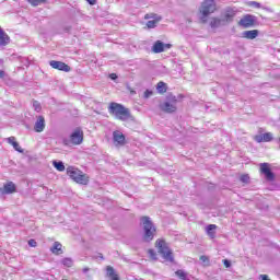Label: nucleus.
<instances>
[{"label": "nucleus", "mask_w": 280, "mask_h": 280, "mask_svg": "<svg viewBox=\"0 0 280 280\" xmlns=\"http://www.w3.org/2000/svg\"><path fill=\"white\" fill-rule=\"evenodd\" d=\"M140 222L143 231L142 240L147 243L152 242V240H154V235H156V226H154L150 217H142Z\"/></svg>", "instance_id": "nucleus-1"}, {"label": "nucleus", "mask_w": 280, "mask_h": 280, "mask_svg": "<svg viewBox=\"0 0 280 280\" xmlns=\"http://www.w3.org/2000/svg\"><path fill=\"white\" fill-rule=\"evenodd\" d=\"M108 112L120 121H128L130 119V110L119 103H110Z\"/></svg>", "instance_id": "nucleus-2"}, {"label": "nucleus", "mask_w": 280, "mask_h": 280, "mask_svg": "<svg viewBox=\"0 0 280 280\" xmlns=\"http://www.w3.org/2000/svg\"><path fill=\"white\" fill-rule=\"evenodd\" d=\"M67 175L79 185H89V175L84 174L75 166H68Z\"/></svg>", "instance_id": "nucleus-3"}, {"label": "nucleus", "mask_w": 280, "mask_h": 280, "mask_svg": "<svg viewBox=\"0 0 280 280\" xmlns=\"http://www.w3.org/2000/svg\"><path fill=\"white\" fill-rule=\"evenodd\" d=\"M215 10H218L215 0H205L199 9V12L201 14L200 21L202 23H207V19H209V15L213 14Z\"/></svg>", "instance_id": "nucleus-4"}, {"label": "nucleus", "mask_w": 280, "mask_h": 280, "mask_svg": "<svg viewBox=\"0 0 280 280\" xmlns=\"http://www.w3.org/2000/svg\"><path fill=\"white\" fill-rule=\"evenodd\" d=\"M177 104H178V98L176 95L168 94L166 95V98L164 102L160 103V109H162L163 113H176L177 110Z\"/></svg>", "instance_id": "nucleus-5"}, {"label": "nucleus", "mask_w": 280, "mask_h": 280, "mask_svg": "<svg viewBox=\"0 0 280 280\" xmlns=\"http://www.w3.org/2000/svg\"><path fill=\"white\" fill-rule=\"evenodd\" d=\"M155 246L159 249L160 255H162L165 261H174V256L172 255V249L167 246V243L164 240H158Z\"/></svg>", "instance_id": "nucleus-6"}, {"label": "nucleus", "mask_w": 280, "mask_h": 280, "mask_svg": "<svg viewBox=\"0 0 280 280\" xmlns=\"http://www.w3.org/2000/svg\"><path fill=\"white\" fill-rule=\"evenodd\" d=\"M84 141V133L80 130L77 129L70 135L69 138H63L62 143L63 145H80Z\"/></svg>", "instance_id": "nucleus-7"}, {"label": "nucleus", "mask_w": 280, "mask_h": 280, "mask_svg": "<svg viewBox=\"0 0 280 280\" xmlns=\"http://www.w3.org/2000/svg\"><path fill=\"white\" fill-rule=\"evenodd\" d=\"M113 143L115 148H124L126 145V136L124 132L116 130L113 132Z\"/></svg>", "instance_id": "nucleus-8"}, {"label": "nucleus", "mask_w": 280, "mask_h": 280, "mask_svg": "<svg viewBox=\"0 0 280 280\" xmlns=\"http://www.w3.org/2000/svg\"><path fill=\"white\" fill-rule=\"evenodd\" d=\"M172 48V44H165L161 40H156L152 47V52L153 54H163V51H165V49H171Z\"/></svg>", "instance_id": "nucleus-9"}, {"label": "nucleus", "mask_w": 280, "mask_h": 280, "mask_svg": "<svg viewBox=\"0 0 280 280\" xmlns=\"http://www.w3.org/2000/svg\"><path fill=\"white\" fill-rule=\"evenodd\" d=\"M260 172L265 175L266 180L272 182L275 180V173L270 171V164L261 163L260 164Z\"/></svg>", "instance_id": "nucleus-10"}, {"label": "nucleus", "mask_w": 280, "mask_h": 280, "mask_svg": "<svg viewBox=\"0 0 280 280\" xmlns=\"http://www.w3.org/2000/svg\"><path fill=\"white\" fill-rule=\"evenodd\" d=\"M49 65L52 69H57L58 71H65L66 73H69V71H71V67L62 61L51 60Z\"/></svg>", "instance_id": "nucleus-11"}, {"label": "nucleus", "mask_w": 280, "mask_h": 280, "mask_svg": "<svg viewBox=\"0 0 280 280\" xmlns=\"http://www.w3.org/2000/svg\"><path fill=\"white\" fill-rule=\"evenodd\" d=\"M238 25H241V27H253V25H255V16L254 15H245L244 18H242L238 22Z\"/></svg>", "instance_id": "nucleus-12"}, {"label": "nucleus", "mask_w": 280, "mask_h": 280, "mask_svg": "<svg viewBox=\"0 0 280 280\" xmlns=\"http://www.w3.org/2000/svg\"><path fill=\"white\" fill-rule=\"evenodd\" d=\"M35 132H43L45 130V117L38 116L34 125Z\"/></svg>", "instance_id": "nucleus-13"}, {"label": "nucleus", "mask_w": 280, "mask_h": 280, "mask_svg": "<svg viewBox=\"0 0 280 280\" xmlns=\"http://www.w3.org/2000/svg\"><path fill=\"white\" fill-rule=\"evenodd\" d=\"M1 194H14L16 191V185L14 183H7L3 188L0 189Z\"/></svg>", "instance_id": "nucleus-14"}, {"label": "nucleus", "mask_w": 280, "mask_h": 280, "mask_svg": "<svg viewBox=\"0 0 280 280\" xmlns=\"http://www.w3.org/2000/svg\"><path fill=\"white\" fill-rule=\"evenodd\" d=\"M257 36H259V31L257 30L245 31L242 33V37L247 38V40H255Z\"/></svg>", "instance_id": "nucleus-15"}, {"label": "nucleus", "mask_w": 280, "mask_h": 280, "mask_svg": "<svg viewBox=\"0 0 280 280\" xmlns=\"http://www.w3.org/2000/svg\"><path fill=\"white\" fill-rule=\"evenodd\" d=\"M7 45H10V36L3 32V28H0V47H5Z\"/></svg>", "instance_id": "nucleus-16"}, {"label": "nucleus", "mask_w": 280, "mask_h": 280, "mask_svg": "<svg viewBox=\"0 0 280 280\" xmlns=\"http://www.w3.org/2000/svg\"><path fill=\"white\" fill-rule=\"evenodd\" d=\"M215 231H218V225L215 224H209L206 228V233L210 237V240H215Z\"/></svg>", "instance_id": "nucleus-17"}, {"label": "nucleus", "mask_w": 280, "mask_h": 280, "mask_svg": "<svg viewBox=\"0 0 280 280\" xmlns=\"http://www.w3.org/2000/svg\"><path fill=\"white\" fill-rule=\"evenodd\" d=\"M106 275L112 280H119V276L115 272V268L110 266L106 267Z\"/></svg>", "instance_id": "nucleus-18"}, {"label": "nucleus", "mask_w": 280, "mask_h": 280, "mask_svg": "<svg viewBox=\"0 0 280 280\" xmlns=\"http://www.w3.org/2000/svg\"><path fill=\"white\" fill-rule=\"evenodd\" d=\"M50 250L54 253V255H62V244L55 242Z\"/></svg>", "instance_id": "nucleus-19"}, {"label": "nucleus", "mask_w": 280, "mask_h": 280, "mask_svg": "<svg viewBox=\"0 0 280 280\" xmlns=\"http://www.w3.org/2000/svg\"><path fill=\"white\" fill-rule=\"evenodd\" d=\"M233 19H235V11H226L222 21L225 23H231Z\"/></svg>", "instance_id": "nucleus-20"}, {"label": "nucleus", "mask_w": 280, "mask_h": 280, "mask_svg": "<svg viewBox=\"0 0 280 280\" xmlns=\"http://www.w3.org/2000/svg\"><path fill=\"white\" fill-rule=\"evenodd\" d=\"M156 91L161 95H163V93H167V84L163 81H160L156 85Z\"/></svg>", "instance_id": "nucleus-21"}, {"label": "nucleus", "mask_w": 280, "mask_h": 280, "mask_svg": "<svg viewBox=\"0 0 280 280\" xmlns=\"http://www.w3.org/2000/svg\"><path fill=\"white\" fill-rule=\"evenodd\" d=\"M220 25H222V20L218 19V18H212L210 21V27H212V30H215L218 27H220Z\"/></svg>", "instance_id": "nucleus-22"}, {"label": "nucleus", "mask_w": 280, "mask_h": 280, "mask_svg": "<svg viewBox=\"0 0 280 280\" xmlns=\"http://www.w3.org/2000/svg\"><path fill=\"white\" fill-rule=\"evenodd\" d=\"M52 165L58 172H65V163L55 161Z\"/></svg>", "instance_id": "nucleus-23"}, {"label": "nucleus", "mask_w": 280, "mask_h": 280, "mask_svg": "<svg viewBox=\"0 0 280 280\" xmlns=\"http://www.w3.org/2000/svg\"><path fill=\"white\" fill-rule=\"evenodd\" d=\"M62 266H66V268H71L73 266V259L71 258H63L61 259Z\"/></svg>", "instance_id": "nucleus-24"}, {"label": "nucleus", "mask_w": 280, "mask_h": 280, "mask_svg": "<svg viewBox=\"0 0 280 280\" xmlns=\"http://www.w3.org/2000/svg\"><path fill=\"white\" fill-rule=\"evenodd\" d=\"M158 23H159V21H156V20H150L147 22V27H149V30H153V27H156Z\"/></svg>", "instance_id": "nucleus-25"}, {"label": "nucleus", "mask_w": 280, "mask_h": 280, "mask_svg": "<svg viewBox=\"0 0 280 280\" xmlns=\"http://www.w3.org/2000/svg\"><path fill=\"white\" fill-rule=\"evenodd\" d=\"M200 261L202 262L203 266L209 267L211 266V262L207 256H200Z\"/></svg>", "instance_id": "nucleus-26"}, {"label": "nucleus", "mask_w": 280, "mask_h": 280, "mask_svg": "<svg viewBox=\"0 0 280 280\" xmlns=\"http://www.w3.org/2000/svg\"><path fill=\"white\" fill-rule=\"evenodd\" d=\"M28 3H31V5H40V3H45V1L47 0H26Z\"/></svg>", "instance_id": "nucleus-27"}, {"label": "nucleus", "mask_w": 280, "mask_h": 280, "mask_svg": "<svg viewBox=\"0 0 280 280\" xmlns=\"http://www.w3.org/2000/svg\"><path fill=\"white\" fill-rule=\"evenodd\" d=\"M33 108H34V110H36V113H40V110H42L40 103L38 101H34Z\"/></svg>", "instance_id": "nucleus-28"}, {"label": "nucleus", "mask_w": 280, "mask_h": 280, "mask_svg": "<svg viewBox=\"0 0 280 280\" xmlns=\"http://www.w3.org/2000/svg\"><path fill=\"white\" fill-rule=\"evenodd\" d=\"M12 147L14 148V150L16 151V152H20V154H23V148H21V144H19V142H14L13 144H12Z\"/></svg>", "instance_id": "nucleus-29"}, {"label": "nucleus", "mask_w": 280, "mask_h": 280, "mask_svg": "<svg viewBox=\"0 0 280 280\" xmlns=\"http://www.w3.org/2000/svg\"><path fill=\"white\" fill-rule=\"evenodd\" d=\"M262 137H264L265 142L272 141V133L271 132L262 133Z\"/></svg>", "instance_id": "nucleus-30"}, {"label": "nucleus", "mask_w": 280, "mask_h": 280, "mask_svg": "<svg viewBox=\"0 0 280 280\" xmlns=\"http://www.w3.org/2000/svg\"><path fill=\"white\" fill-rule=\"evenodd\" d=\"M152 95H153L152 90H147V91L143 93L144 100H148V98L152 97Z\"/></svg>", "instance_id": "nucleus-31"}, {"label": "nucleus", "mask_w": 280, "mask_h": 280, "mask_svg": "<svg viewBox=\"0 0 280 280\" xmlns=\"http://www.w3.org/2000/svg\"><path fill=\"white\" fill-rule=\"evenodd\" d=\"M241 183H248L250 180V177L248 175H242L240 177Z\"/></svg>", "instance_id": "nucleus-32"}, {"label": "nucleus", "mask_w": 280, "mask_h": 280, "mask_svg": "<svg viewBox=\"0 0 280 280\" xmlns=\"http://www.w3.org/2000/svg\"><path fill=\"white\" fill-rule=\"evenodd\" d=\"M255 141H257V143H262V141H264V135L255 136Z\"/></svg>", "instance_id": "nucleus-33"}, {"label": "nucleus", "mask_w": 280, "mask_h": 280, "mask_svg": "<svg viewBox=\"0 0 280 280\" xmlns=\"http://www.w3.org/2000/svg\"><path fill=\"white\" fill-rule=\"evenodd\" d=\"M7 142L10 143V145H13L16 142V138L15 137H9L7 139Z\"/></svg>", "instance_id": "nucleus-34"}, {"label": "nucleus", "mask_w": 280, "mask_h": 280, "mask_svg": "<svg viewBox=\"0 0 280 280\" xmlns=\"http://www.w3.org/2000/svg\"><path fill=\"white\" fill-rule=\"evenodd\" d=\"M248 5H253L254 8H261V3L257 2V1H250L248 3Z\"/></svg>", "instance_id": "nucleus-35"}, {"label": "nucleus", "mask_w": 280, "mask_h": 280, "mask_svg": "<svg viewBox=\"0 0 280 280\" xmlns=\"http://www.w3.org/2000/svg\"><path fill=\"white\" fill-rule=\"evenodd\" d=\"M28 246H31V248H36V246H37L36 241L35 240H30L28 241Z\"/></svg>", "instance_id": "nucleus-36"}, {"label": "nucleus", "mask_w": 280, "mask_h": 280, "mask_svg": "<svg viewBox=\"0 0 280 280\" xmlns=\"http://www.w3.org/2000/svg\"><path fill=\"white\" fill-rule=\"evenodd\" d=\"M223 265L225 266V268H231V260L223 259Z\"/></svg>", "instance_id": "nucleus-37"}, {"label": "nucleus", "mask_w": 280, "mask_h": 280, "mask_svg": "<svg viewBox=\"0 0 280 280\" xmlns=\"http://www.w3.org/2000/svg\"><path fill=\"white\" fill-rule=\"evenodd\" d=\"M149 255L154 259L156 257V254L154 253V249H149Z\"/></svg>", "instance_id": "nucleus-38"}, {"label": "nucleus", "mask_w": 280, "mask_h": 280, "mask_svg": "<svg viewBox=\"0 0 280 280\" xmlns=\"http://www.w3.org/2000/svg\"><path fill=\"white\" fill-rule=\"evenodd\" d=\"M90 5H95L97 3V0H86Z\"/></svg>", "instance_id": "nucleus-39"}, {"label": "nucleus", "mask_w": 280, "mask_h": 280, "mask_svg": "<svg viewBox=\"0 0 280 280\" xmlns=\"http://www.w3.org/2000/svg\"><path fill=\"white\" fill-rule=\"evenodd\" d=\"M110 80H115L117 75L115 73L109 74Z\"/></svg>", "instance_id": "nucleus-40"}, {"label": "nucleus", "mask_w": 280, "mask_h": 280, "mask_svg": "<svg viewBox=\"0 0 280 280\" xmlns=\"http://www.w3.org/2000/svg\"><path fill=\"white\" fill-rule=\"evenodd\" d=\"M89 270H90L89 267H85V268H83L82 271H83L84 273H86V272H89Z\"/></svg>", "instance_id": "nucleus-41"}, {"label": "nucleus", "mask_w": 280, "mask_h": 280, "mask_svg": "<svg viewBox=\"0 0 280 280\" xmlns=\"http://www.w3.org/2000/svg\"><path fill=\"white\" fill-rule=\"evenodd\" d=\"M0 78H3V71L0 70Z\"/></svg>", "instance_id": "nucleus-42"}, {"label": "nucleus", "mask_w": 280, "mask_h": 280, "mask_svg": "<svg viewBox=\"0 0 280 280\" xmlns=\"http://www.w3.org/2000/svg\"><path fill=\"white\" fill-rule=\"evenodd\" d=\"M98 257H100L101 259H104V256H102V254H98Z\"/></svg>", "instance_id": "nucleus-43"}, {"label": "nucleus", "mask_w": 280, "mask_h": 280, "mask_svg": "<svg viewBox=\"0 0 280 280\" xmlns=\"http://www.w3.org/2000/svg\"><path fill=\"white\" fill-rule=\"evenodd\" d=\"M61 280H67V279H61Z\"/></svg>", "instance_id": "nucleus-44"}]
</instances>
